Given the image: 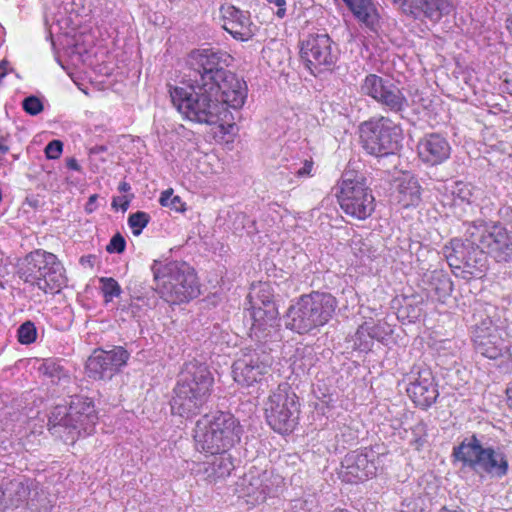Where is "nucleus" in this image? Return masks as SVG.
Returning <instances> with one entry per match:
<instances>
[{
	"label": "nucleus",
	"mask_w": 512,
	"mask_h": 512,
	"mask_svg": "<svg viewBox=\"0 0 512 512\" xmlns=\"http://www.w3.org/2000/svg\"><path fill=\"white\" fill-rule=\"evenodd\" d=\"M17 273L44 293H59L67 284L66 270L58 257L43 249L28 253L18 263Z\"/></svg>",
	"instance_id": "obj_7"
},
{
	"label": "nucleus",
	"mask_w": 512,
	"mask_h": 512,
	"mask_svg": "<svg viewBox=\"0 0 512 512\" xmlns=\"http://www.w3.org/2000/svg\"><path fill=\"white\" fill-rule=\"evenodd\" d=\"M52 507L32 479L15 478L0 485V512H51Z\"/></svg>",
	"instance_id": "obj_10"
},
{
	"label": "nucleus",
	"mask_w": 512,
	"mask_h": 512,
	"mask_svg": "<svg viewBox=\"0 0 512 512\" xmlns=\"http://www.w3.org/2000/svg\"><path fill=\"white\" fill-rule=\"evenodd\" d=\"M280 481L279 476L273 477L267 470H250L237 483V491L242 497H247L248 502L260 504L277 492L276 487Z\"/></svg>",
	"instance_id": "obj_19"
},
{
	"label": "nucleus",
	"mask_w": 512,
	"mask_h": 512,
	"mask_svg": "<svg viewBox=\"0 0 512 512\" xmlns=\"http://www.w3.org/2000/svg\"><path fill=\"white\" fill-rule=\"evenodd\" d=\"M149 221V214L143 211H137L136 213L130 214L128 217V224L135 236L141 234L142 230L148 225Z\"/></svg>",
	"instance_id": "obj_36"
},
{
	"label": "nucleus",
	"mask_w": 512,
	"mask_h": 512,
	"mask_svg": "<svg viewBox=\"0 0 512 512\" xmlns=\"http://www.w3.org/2000/svg\"><path fill=\"white\" fill-rule=\"evenodd\" d=\"M159 202L163 207H169L171 210L176 212H184L186 210L185 203L182 201L180 196L173 194L172 189L163 191Z\"/></svg>",
	"instance_id": "obj_35"
},
{
	"label": "nucleus",
	"mask_w": 512,
	"mask_h": 512,
	"mask_svg": "<svg viewBox=\"0 0 512 512\" xmlns=\"http://www.w3.org/2000/svg\"><path fill=\"white\" fill-rule=\"evenodd\" d=\"M449 341L448 340H442L439 342V346L434 344V345H429L428 347L432 350H435L436 352H439L440 350L442 349H450L451 347H447L446 344H448Z\"/></svg>",
	"instance_id": "obj_51"
},
{
	"label": "nucleus",
	"mask_w": 512,
	"mask_h": 512,
	"mask_svg": "<svg viewBox=\"0 0 512 512\" xmlns=\"http://www.w3.org/2000/svg\"><path fill=\"white\" fill-rule=\"evenodd\" d=\"M353 14L362 21H366L370 16L371 1L370 0H343Z\"/></svg>",
	"instance_id": "obj_34"
},
{
	"label": "nucleus",
	"mask_w": 512,
	"mask_h": 512,
	"mask_svg": "<svg viewBox=\"0 0 512 512\" xmlns=\"http://www.w3.org/2000/svg\"><path fill=\"white\" fill-rule=\"evenodd\" d=\"M269 4L277 6L276 16L278 18H284L286 15L287 0H266Z\"/></svg>",
	"instance_id": "obj_46"
},
{
	"label": "nucleus",
	"mask_w": 512,
	"mask_h": 512,
	"mask_svg": "<svg viewBox=\"0 0 512 512\" xmlns=\"http://www.w3.org/2000/svg\"><path fill=\"white\" fill-rule=\"evenodd\" d=\"M465 227V237L485 249L495 262H512V231L500 222L479 219L466 223Z\"/></svg>",
	"instance_id": "obj_12"
},
{
	"label": "nucleus",
	"mask_w": 512,
	"mask_h": 512,
	"mask_svg": "<svg viewBox=\"0 0 512 512\" xmlns=\"http://www.w3.org/2000/svg\"><path fill=\"white\" fill-rule=\"evenodd\" d=\"M107 151V147L104 145H96L92 148H90L89 153L90 155H97L101 154Z\"/></svg>",
	"instance_id": "obj_52"
},
{
	"label": "nucleus",
	"mask_w": 512,
	"mask_h": 512,
	"mask_svg": "<svg viewBox=\"0 0 512 512\" xmlns=\"http://www.w3.org/2000/svg\"><path fill=\"white\" fill-rule=\"evenodd\" d=\"M261 305L255 303L252 306L250 316L252 319L251 331L258 336L259 333L270 332L277 326L278 310L272 300V296L264 295L260 298Z\"/></svg>",
	"instance_id": "obj_25"
},
{
	"label": "nucleus",
	"mask_w": 512,
	"mask_h": 512,
	"mask_svg": "<svg viewBox=\"0 0 512 512\" xmlns=\"http://www.w3.org/2000/svg\"><path fill=\"white\" fill-rule=\"evenodd\" d=\"M300 57L313 75L333 68L337 61V52L333 41L326 33L309 34L301 41Z\"/></svg>",
	"instance_id": "obj_16"
},
{
	"label": "nucleus",
	"mask_w": 512,
	"mask_h": 512,
	"mask_svg": "<svg viewBox=\"0 0 512 512\" xmlns=\"http://www.w3.org/2000/svg\"><path fill=\"white\" fill-rule=\"evenodd\" d=\"M268 289H269V286H266V289H263V290H262V292H263V293H267L266 295H268V294H269V295L271 296V294H270V292H269V290H268ZM264 295H265V294H263L262 296H259V299H260V298H262Z\"/></svg>",
	"instance_id": "obj_57"
},
{
	"label": "nucleus",
	"mask_w": 512,
	"mask_h": 512,
	"mask_svg": "<svg viewBox=\"0 0 512 512\" xmlns=\"http://www.w3.org/2000/svg\"><path fill=\"white\" fill-rule=\"evenodd\" d=\"M129 354H91L86 361L88 376L94 379H103L106 372L112 375L125 365Z\"/></svg>",
	"instance_id": "obj_26"
},
{
	"label": "nucleus",
	"mask_w": 512,
	"mask_h": 512,
	"mask_svg": "<svg viewBox=\"0 0 512 512\" xmlns=\"http://www.w3.org/2000/svg\"><path fill=\"white\" fill-rule=\"evenodd\" d=\"M452 455L462 462L463 466L478 474L485 473L492 478L501 479L509 471L506 454L499 448L484 447L475 434L454 447Z\"/></svg>",
	"instance_id": "obj_9"
},
{
	"label": "nucleus",
	"mask_w": 512,
	"mask_h": 512,
	"mask_svg": "<svg viewBox=\"0 0 512 512\" xmlns=\"http://www.w3.org/2000/svg\"><path fill=\"white\" fill-rule=\"evenodd\" d=\"M39 372L52 379V382L62 385L63 391L70 394L71 390L67 384L72 382L71 377L66 373L61 365L56 363L53 359H47L38 368Z\"/></svg>",
	"instance_id": "obj_30"
},
{
	"label": "nucleus",
	"mask_w": 512,
	"mask_h": 512,
	"mask_svg": "<svg viewBox=\"0 0 512 512\" xmlns=\"http://www.w3.org/2000/svg\"><path fill=\"white\" fill-rule=\"evenodd\" d=\"M287 383L278 385L265 402V417L269 426L280 434L291 433L299 416L298 397Z\"/></svg>",
	"instance_id": "obj_15"
},
{
	"label": "nucleus",
	"mask_w": 512,
	"mask_h": 512,
	"mask_svg": "<svg viewBox=\"0 0 512 512\" xmlns=\"http://www.w3.org/2000/svg\"><path fill=\"white\" fill-rule=\"evenodd\" d=\"M313 165L314 163L312 160H305L303 166L295 170L294 174L299 178L312 176Z\"/></svg>",
	"instance_id": "obj_45"
},
{
	"label": "nucleus",
	"mask_w": 512,
	"mask_h": 512,
	"mask_svg": "<svg viewBox=\"0 0 512 512\" xmlns=\"http://www.w3.org/2000/svg\"><path fill=\"white\" fill-rule=\"evenodd\" d=\"M362 148L370 155L384 157L400 147L401 130L385 116L372 117L359 126Z\"/></svg>",
	"instance_id": "obj_13"
},
{
	"label": "nucleus",
	"mask_w": 512,
	"mask_h": 512,
	"mask_svg": "<svg viewBox=\"0 0 512 512\" xmlns=\"http://www.w3.org/2000/svg\"><path fill=\"white\" fill-rule=\"evenodd\" d=\"M420 186L414 179L403 181L398 186V202L405 208L416 206L420 201Z\"/></svg>",
	"instance_id": "obj_31"
},
{
	"label": "nucleus",
	"mask_w": 512,
	"mask_h": 512,
	"mask_svg": "<svg viewBox=\"0 0 512 512\" xmlns=\"http://www.w3.org/2000/svg\"><path fill=\"white\" fill-rule=\"evenodd\" d=\"M333 512H349V511H347V510H345V509H336V510H334Z\"/></svg>",
	"instance_id": "obj_59"
},
{
	"label": "nucleus",
	"mask_w": 512,
	"mask_h": 512,
	"mask_svg": "<svg viewBox=\"0 0 512 512\" xmlns=\"http://www.w3.org/2000/svg\"><path fill=\"white\" fill-rule=\"evenodd\" d=\"M361 93L374 99L386 112L400 114L408 107L406 96L394 81L376 74L365 77Z\"/></svg>",
	"instance_id": "obj_17"
},
{
	"label": "nucleus",
	"mask_w": 512,
	"mask_h": 512,
	"mask_svg": "<svg viewBox=\"0 0 512 512\" xmlns=\"http://www.w3.org/2000/svg\"><path fill=\"white\" fill-rule=\"evenodd\" d=\"M379 455L372 449L347 453L341 462L340 477L346 483H358L372 478L377 473Z\"/></svg>",
	"instance_id": "obj_18"
},
{
	"label": "nucleus",
	"mask_w": 512,
	"mask_h": 512,
	"mask_svg": "<svg viewBox=\"0 0 512 512\" xmlns=\"http://www.w3.org/2000/svg\"><path fill=\"white\" fill-rule=\"evenodd\" d=\"M444 256L453 273L465 280L473 277L481 278L487 270V253L477 243L461 239H452L445 245Z\"/></svg>",
	"instance_id": "obj_14"
},
{
	"label": "nucleus",
	"mask_w": 512,
	"mask_h": 512,
	"mask_svg": "<svg viewBox=\"0 0 512 512\" xmlns=\"http://www.w3.org/2000/svg\"><path fill=\"white\" fill-rule=\"evenodd\" d=\"M69 406H55L48 418V429L52 435L65 443H74L81 435L92 433L97 415L91 399L71 396Z\"/></svg>",
	"instance_id": "obj_4"
},
{
	"label": "nucleus",
	"mask_w": 512,
	"mask_h": 512,
	"mask_svg": "<svg viewBox=\"0 0 512 512\" xmlns=\"http://www.w3.org/2000/svg\"><path fill=\"white\" fill-rule=\"evenodd\" d=\"M417 374L418 377L409 383L406 391L417 406L426 409L436 402L439 392L431 371L419 370Z\"/></svg>",
	"instance_id": "obj_22"
},
{
	"label": "nucleus",
	"mask_w": 512,
	"mask_h": 512,
	"mask_svg": "<svg viewBox=\"0 0 512 512\" xmlns=\"http://www.w3.org/2000/svg\"><path fill=\"white\" fill-rule=\"evenodd\" d=\"M154 290L170 304H181L200 295V284L194 269L186 263L154 261L151 266Z\"/></svg>",
	"instance_id": "obj_5"
},
{
	"label": "nucleus",
	"mask_w": 512,
	"mask_h": 512,
	"mask_svg": "<svg viewBox=\"0 0 512 512\" xmlns=\"http://www.w3.org/2000/svg\"><path fill=\"white\" fill-rule=\"evenodd\" d=\"M18 341L21 344H31L37 338V329L35 324L31 321H26L21 324L17 330Z\"/></svg>",
	"instance_id": "obj_38"
},
{
	"label": "nucleus",
	"mask_w": 512,
	"mask_h": 512,
	"mask_svg": "<svg viewBox=\"0 0 512 512\" xmlns=\"http://www.w3.org/2000/svg\"><path fill=\"white\" fill-rule=\"evenodd\" d=\"M93 352H101V353H104V352H108V351H107V350H104L103 348L98 347V348H95V349L93 350Z\"/></svg>",
	"instance_id": "obj_58"
},
{
	"label": "nucleus",
	"mask_w": 512,
	"mask_h": 512,
	"mask_svg": "<svg viewBox=\"0 0 512 512\" xmlns=\"http://www.w3.org/2000/svg\"><path fill=\"white\" fill-rule=\"evenodd\" d=\"M222 27L233 38L241 41L249 40L253 32L251 30L250 16L247 11H242L232 5L221 6Z\"/></svg>",
	"instance_id": "obj_23"
},
{
	"label": "nucleus",
	"mask_w": 512,
	"mask_h": 512,
	"mask_svg": "<svg viewBox=\"0 0 512 512\" xmlns=\"http://www.w3.org/2000/svg\"><path fill=\"white\" fill-rule=\"evenodd\" d=\"M10 138V133L5 129L0 128V156L6 155L10 151L8 144Z\"/></svg>",
	"instance_id": "obj_44"
},
{
	"label": "nucleus",
	"mask_w": 512,
	"mask_h": 512,
	"mask_svg": "<svg viewBox=\"0 0 512 512\" xmlns=\"http://www.w3.org/2000/svg\"><path fill=\"white\" fill-rule=\"evenodd\" d=\"M438 512H464V510L459 509V508H457V509H450V508L444 506Z\"/></svg>",
	"instance_id": "obj_56"
},
{
	"label": "nucleus",
	"mask_w": 512,
	"mask_h": 512,
	"mask_svg": "<svg viewBox=\"0 0 512 512\" xmlns=\"http://www.w3.org/2000/svg\"><path fill=\"white\" fill-rule=\"evenodd\" d=\"M499 216L506 222L512 223V207L504 205L499 209Z\"/></svg>",
	"instance_id": "obj_48"
},
{
	"label": "nucleus",
	"mask_w": 512,
	"mask_h": 512,
	"mask_svg": "<svg viewBox=\"0 0 512 512\" xmlns=\"http://www.w3.org/2000/svg\"><path fill=\"white\" fill-rule=\"evenodd\" d=\"M173 105L189 121L216 125L227 117V108L220 90H210L189 83L186 88L175 87L170 90Z\"/></svg>",
	"instance_id": "obj_3"
},
{
	"label": "nucleus",
	"mask_w": 512,
	"mask_h": 512,
	"mask_svg": "<svg viewBox=\"0 0 512 512\" xmlns=\"http://www.w3.org/2000/svg\"><path fill=\"white\" fill-rule=\"evenodd\" d=\"M420 159L431 166L446 161L451 153V147L446 138L438 133L425 135L418 143Z\"/></svg>",
	"instance_id": "obj_24"
},
{
	"label": "nucleus",
	"mask_w": 512,
	"mask_h": 512,
	"mask_svg": "<svg viewBox=\"0 0 512 512\" xmlns=\"http://www.w3.org/2000/svg\"><path fill=\"white\" fill-rule=\"evenodd\" d=\"M66 165L71 170H74V171L81 170V166L79 165L78 161L75 158L67 159Z\"/></svg>",
	"instance_id": "obj_50"
},
{
	"label": "nucleus",
	"mask_w": 512,
	"mask_h": 512,
	"mask_svg": "<svg viewBox=\"0 0 512 512\" xmlns=\"http://www.w3.org/2000/svg\"><path fill=\"white\" fill-rule=\"evenodd\" d=\"M431 290L439 299L450 296L453 291V282L450 277L441 270H434L429 274Z\"/></svg>",
	"instance_id": "obj_32"
},
{
	"label": "nucleus",
	"mask_w": 512,
	"mask_h": 512,
	"mask_svg": "<svg viewBox=\"0 0 512 512\" xmlns=\"http://www.w3.org/2000/svg\"><path fill=\"white\" fill-rule=\"evenodd\" d=\"M130 188H131V187H130V185H129L127 182H121V183L119 184L118 190H119L120 192H127V191H129V190H130Z\"/></svg>",
	"instance_id": "obj_55"
},
{
	"label": "nucleus",
	"mask_w": 512,
	"mask_h": 512,
	"mask_svg": "<svg viewBox=\"0 0 512 512\" xmlns=\"http://www.w3.org/2000/svg\"><path fill=\"white\" fill-rule=\"evenodd\" d=\"M452 193L461 202L471 203L472 201L473 193L469 184L456 183Z\"/></svg>",
	"instance_id": "obj_40"
},
{
	"label": "nucleus",
	"mask_w": 512,
	"mask_h": 512,
	"mask_svg": "<svg viewBox=\"0 0 512 512\" xmlns=\"http://www.w3.org/2000/svg\"><path fill=\"white\" fill-rule=\"evenodd\" d=\"M374 326L365 322L356 331L352 338V350L355 352H373L375 349H380L379 341L374 340Z\"/></svg>",
	"instance_id": "obj_29"
},
{
	"label": "nucleus",
	"mask_w": 512,
	"mask_h": 512,
	"mask_svg": "<svg viewBox=\"0 0 512 512\" xmlns=\"http://www.w3.org/2000/svg\"><path fill=\"white\" fill-rule=\"evenodd\" d=\"M442 4V0H404V5L415 18L425 17L432 21L440 20Z\"/></svg>",
	"instance_id": "obj_28"
},
{
	"label": "nucleus",
	"mask_w": 512,
	"mask_h": 512,
	"mask_svg": "<svg viewBox=\"0 0 512 512\" xmlns=\"http://www.w3.org/2000/svg\"><path fill=\"white\" fill-rule=\"evenodd\" d=\"M423 299L418 296H413L401 306L398 311V317L406 319L409 323H414L419 320L423 314Z\"/></svg>",
	"instance_id": "obj_33"
},
{
	"label": "nucleus",
	"mask_w": 512,
	"mask_h": 512,
	"mask_svg": "<svg viewBox=\"0 0 512 512\" xmlns=\"http://www.w3.org/2000/svg\"><path fill=\"white\" fill-rule=\"evenodd\" d=\"M130 204V200L126 197H114L112 200V207L114 209H121L123 212H125Z\"/></svg>",
	"instance_id": "obj_47"
},
{
	"label": "nucleus",
	"mask_w": 512,
	"mask_h": 512,
	"mask_svg": "<svg viewBox=\"0 0 512 512\" xmlns=\"http://www.w3.org/2000/svg\"><path fill=\"white\" fill-rule=\"evenodd\" d=\"M341 210L357 220H365L375 210V197L363 174L346 171L336 193Z\"/></svg>",
	"instance_id": "obj_11"
},
{
	"label": "nucleus",
	"mask_w": 512,
	"mask_h": 512,
	"mask_svg": "<svg viewBox=\"0 0 512 512\" xmlns=\"http://www.w3.org/2000/svg\"><path fill=\"white\" fill-rule=\"evenodd\" d=\"M494 312L493 306H480L473 313L472 340L475 349L480 352H490L496 349L498 336L494 333L496 331L492 320Z\"/></svg>",
	"instance_id": "obj_20"
},
{
	"label": "nucleus",
	"mask_w": 512,
	"mask_h": 512,
	"mask_svg": "<svg viewBox=\"0 0 512 512\" xmlns=\"http://www.w3.org/2000/svg\"><path fill=\"white\" fill-rule=\"evenodd\" d=\"M63 151V143L60 140H52L45 147V154L48 159H58Z\"/></svg>",
	"instance_id": "obj_43"
},
{
	"label": "nucleus",
	"mask_w": 512,
	"mask_h": 512,
	"mask_svg": "<svg viewBox=\"0 0 512 512\" xmlns=\"http://www.w3.org/2000/svg\"><path fill=\"white\" fill-rule=\"evenodd\" d=\"M211 459L202 463L200 471L209 482H216L230 475L234 463L228 452L210 454Z\"/></svg>",
	"instance_id": "obj_27"
},
{
	"label": "nucleus",
	"mask_w": 512,
	"mask_h": 512,
	"mask_svg": "<svg viewBox=\"0 0 512 512\" xmlns=\"http://www.w3.org/2000/svg\"><path fill=\"white\" fill-rule=\"evenodd\" d=\"M506 394H507L508 404H509V406L512 407V381L509 383V385L506 389Z\"/></svg>",
	"instance_id": "obj_54"
},
{
	"label": "nucleus",
	"mask_w": 512,
	"mask_h": 512,
	"mask_svg": "<svg viewBox=\"0 0 512 512\" xmlns=\"http://www.w3.org/2000/svg\"><path fill=\"white\" fill-rule=\"evenodd\" d=\"M98 199L97 194H92L85 205V212L88 214L93 213L96 210V201Z\"/></svg>",
	"instance_id": "obj_49"
},
{
	"label": "nucleus",
	"mask_w": 512,
	"mask_h": 512,
	"mask_svg": "<svg viewBox=\"0 0 512 512\" xmlns=\"http://www.w3.org/2000/svg\"><path fill=\"white\" fill-rule=\"evenodd\" d=\"M22 108L27 114L36 116L43 111L44 106L38 97L31 95L22 101Z\"/></svg>",
	"instance_id": "obj_39"
},
{
	"label": "nucleus",
	"mask_w": 512,
	"mask_h": 512,
	"mask_svg": "<svg viewBox=\"0 0 512 512\" xmlns=\"http://www.w3.org/2000/svg\"><path fill=\"white\" fill-rule=\"evenodd\" d=\"M230 55L213 49H197L190 52L187 60L188 81L210 90H220L222 99L233 109L244 105L247 97L246 83L227 70Z\"/></svg>",
	"instance_id": "obj_1"
},
{
	"label": "nucleus",
	"mask_w": 512,
	"mask_h": 512,
	"mask_svg": "<svg viewBox=\"0 0 512 512\" xmlns=\"http://www.w3.org/2000/svg\"><path fill=\"white\" fill-rule=\"evenodd\" d=\"M512 354H497L495 356H490L491 360L497 361L500 360V363L497 364L498 368L503 373H512Z\"/></svg>",
	"instance_id": "obj_42"
},
{
	"label": "nucleus",
	"mask_w": 512,
	"mask_h": 512,
	"mask_svg": "<svg viewBox=\"0 0 512 512\" xmlns=\"http://www.w3.org/2000/svg\"><path fill=\"white\" fill-rule=\"evenodd\" d=\"M242 427L239 421L229 412L206 414L197 422L194 429L196 449L214 454L228 452L240 441Z\"/></svg>",
	"instance_id": "obj_6"
},
{
	"label": "nucleus",
	"mask_w": 512,
	"mask_h": 512,
	"mask_svg": "<svg viewBox=\"0 0 512 512\" xmlns=\"http://www.w3.org/2000/svg\"><path fill=\"white\" fill-rule=\"evenodd\" d=\"M100 283L102 284L101 290L106 302L112 301L113 298L120 296L122 290L114 278L102 277L100 278Z\"/></svg>",
	"instance_id": "obj_37"
},
{
	"label": "nucleus",
	"mask_w": 512,
	"mask_h": 512,
	"mask_svg": "<svg viewBox=\"0 0 512 512\" xmlns=\"http://www.w3.org/2000/svg\"><path fill=\"white\" fill-rule=\"evenodd\" d=\"M270 359H260L259 354H243L232 365L234 380L244 386H251L255 382H261L270 369Z\"/></svg>",
	"instance_id": "obj_21"
},
{
	"label": "nucleus",
	"mask_w": 512,
	"mask_h": 512,
	"mask_svg": "<svg viewBox=\"0 0 512 512\" xmlns=\"http://www.w3.org/2000/svg\"><path fill=\"white\" fill-rule=\"evenodd\" d=\"M336 308V299L331 294L313 292L303 295L287 311V328L302 334L325 325Z\"/></svg>",
	"instance_id": "obj_8"
},
{
	"label": "nucleus",
	"mask_w": 512,
	"mask_h": 512,
	"mask_svg": "<svg viewBox=\"0 0 512 512\" xmlns=\"http://www.w3.org/2000/svg\"><path fill=\"white\" fill-rule=\"evenodd\" d=\"M213 383L205 363L197 359L185 362L172 391V414L186 419L199 415L211 396Z\"/></svg>",
	"instance_id": "obj_2"
},
{
	"label": "nucleus",
	"mask_w": 512,
	"mask_h": 512,
	"mask_svg": "<svg viewBox=\"0 0 512 512\" xmlns=\"http://www.w3.org/2000/svg\"><path fill=\"white\" fill-rule=\"evenodd\" d=\"M502 90L509 95H512V79H505L502 84Z\"/></svg>",
	"instance_id": "obj_53"
},
{
	"label": "nucleus",
	"mask_w": 512,
	"mask_h": 512,
	"mask_svg": "<svg viewBox=\"0 0 512 512\" xmlns=\"http://www.w3.org/2000/svg\"><path fill=\"white\" fill-rule=\"evenodd\" d=\"M126 248V241L120 233H116L106 247L109 253H122Z\"/></svg>",
	"instance_id": "obj_41"
},
{
	"label": "nucleus",
	"mask_w": 512,
	"mask_h": 512,
	"mask_svg": "<svg viewBox=\"0 0 512 512\" xmlns=\"http://www.w3.org/2000/svg\"><path fill=\"white\" fill-rule=\"evenodd\" d=\"M119 352L126 353V350H123V349L121 348Z\"/></svg>",
	"instance_id": "obj_60"
}]
</instances>
